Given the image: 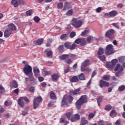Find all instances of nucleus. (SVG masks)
I'll return each mask as SVG.
<instances>
[{
    "label": "nucleus",
    "mask_w": 125,
    "mask_h": 125,
    "mask_svg": "<svg viewBox=\"0 0 125 125\" xmlns=\"http://www.w3.org/2000/svg\"><path fill=\"white\" fill-rule=\"evenodd\" d=\"M125 57L124 56L121 57L119 58V61L121 63H123L125 61Z\"/></svg>",
    "instance_id": "nucleus-52"
},
{
    "label": "nucleus",
    "mask_w": 125,
    "mask_h": 125,
    "mask_svg": "<svg viewBox=\"0 0 125 125\" xmlns=\"http://www.w3.org/2000/svg\"><path fill=\"white\" fill-rule=\"evenodd\" d=\"M67 58H69V55H62L61 56H60V59L61 61H63V60H66Z\"/></svg>",
    "instance_id": "nucleus-24"
},
{
    "label": "nucleus",
    "mask_w": 125,
    "mask_h": 125,
    "mask_svg": "<svg viewBox=\"0 0 125 125\" xmlns=\"http://www.w3.org/2000/svg\"><path fill=\"white\" fill-rule=\"evenodd\" d=\"M105 54L106 55H111V54H113L114 53V47H113V45L108 44L106 46L105 48Z\"/></svg>",
    "instance_id": "nucleus-4"
},
{
    "label": "nucleus",
    "mask_w": 125,
    "mask_h": 125,
    "mask_svg": "<svg viewBox=\"0 0 125 125\" xmlns=\"http://www.w3.org/2000/svg\"><path fill=\"white\" fill-rule=\"evenodd\" d=\"M10 87L17 88L18 87V84L17 82L15 80H13L11 83L10 85Z\"/></svg>",
    "instance_id": "nucleus-15"
},
{
    "label": "nucleus",
    "mask_w": 125,
    "mask_h": 125,
    "mask_svg": "<svg viewBox=\"0 0 125 125\" xmlns=\"http://www.w3.org/2000/svg\"><path fill=\"white\" fill-rule=\"evenodd\" d=\"M71 5L70 4V3L66 2L64 4V6L63 9V10H67V9H69V8H70Z\"/></svg>",
    "instance_id": "nucleus-26"
},
{
    "label": "nucleus",
    "mask_w": 125,
    "mask_h": 125,
    "mask_svg": "<svg viewBox=\"0 0 125 125\" xmlns=\"http://www.w3.org/2000/svg\"><path fill=\"white\" fill-rule=\"evenodd\" d=\"M98 57L99 58V59L101 60V61H105L106 60V57H105L104 55H100V56H98Z\"/></svg>",
    "instance_id": "nucleus-41"
},
{
    "label": "nucleus",
    "mask_w": 125,
    "mask_h": 125,
    "mask_svg": "<svg viewBox=\"0 0 125 125\" xmlns=\"http://www.w3.org/2000/svg\"><path fill=\"white\" fill-rule=\"evenodd\" d=\"M43 42V39L41 38L39 40H38L36 42H34L35 44H37V45H41L42 44Z\"/></svg>",
    "instance_id": "nucleus-20"
},
{
    "label": "nucleus",
    "mask_w": 125,
    "mask_h": 125,
    "mask_svg": "<svg viewBox=\"0 0 125 125\" xmlns=\"http://www.w3.org/2000/svg\"><path fill=\"white\" fill-rule=\"evenodd\" d=\"M61 105L67 106V107L69 106V105H68V103L66 102V96H63V98L61 102Z\"/></svg>",
    "instance_id": "nucleus-17"
},
{
    "label": "nucleus",
    "mask_w": 125,
    "mask_h": 125,
    "mask_svg": "<svg viewBox=\"0 0 125 125\" xmlns=\"http://www.w3.org/2000/svg\"><path fill=\"white\" fill-rule=\"evenodd\" d=\"M64 47V45H61L58 48V50L60 52H62V51H63V48Z\"/></svg>",
    "instance_id": "nucleus-50"
},
{
    "label": "nucleus",
    "mask_w": 125,
    "mask_h": 125,
    "mask_svg": "<svg viewBox=\"0 0 125 125\" xmlns=\"http://www.w3.org/2000/svg\"><path fill=\"white\" fill-rule=\"evenodd\" d=\"M70 82L71 83H78V82H79V77L77 76L73 77L70 79Z\"/></svg>",
    "instance_id": "nucleus-22"
},
{
    "label": "nucleus",
    "mask_w": 125,
    "mask_h": 125,
    "mask_svg": "<svg viewBox=\"0 0 125 125\" xmlns=\"http://www.w3.org/2000/svg\"><path fill=\"white\" fill-rule=\"evenodd\" d=\"M116 115H117V113L116 112V111L114 109L111 110V111L110 112V117H111V118H113V117H115V116H116Z\"/></svg>",
    "instance_id": "nucleus-35"
},
{
    "label": "nucleus",
    "mask_w": 125,
    "mask_h": 125,
    "mask_svg": "<svg viewBox=\"0 0 125 125\" xmlns=\"http://www.w3.org/2000/svg\"><path fill=\"white\" fill-rule=\"evenodd\" d=\"M70 38H74V37H76V32H72L70 33Z\"/></svg>",
    "instance_id": "nucleus-57"
},
{
    "label": "nucleus",
    "mask_w": 125,
    "mask_h": 125,
    "mask_svg": "<svg viewBox=\"0 0 125 125\" xmlns=\"http://www.w3.org/2000/svg\"><path fill=\"white\" fill-rule=\"evenodd\" d=\"M40 106V103H38V102H36L35 100H33V108L34 109H37L38 107Z\"/></svg>",
    "instance_id": "nucleus-27"
},
{
    "label": "nucleus",
    "mask_w": 125,
    "mask_h": 125,
    "mask_svg": "<svg viewBox=\"0 0 125 125\" xmlns=\"http://www.w3.org/2000/svg\"><path fill=\"white\" fill-rule=\"evenodd\" d=\"M54 103V101H51L48 104V107H51V106H53Z\"/></svg>",
    "instance_id": "nucleus-60"
},
{
    "label": "nucleus",
    "mask_w": 125,
    "mask_h": 125,
    "mask_svg": "<svg viewBox=\"0 0 125 125\" xmlns=\"http://www.w3.org/2000/svg\"><path fill=\"white\" fill-rule=\"evenodd\" d=\"M111 109H112V106L109 104L105 106L104 110H105L106 111H110Z\"/></svg>",
    "instance_id": "nucleus-44"
},
{
    "label": "nucleus",
    "mask_w": 125,
    "mask_h": 125,
    "mask_svg": "<svg viewBox=\"0 0 125 125\" xmlns=\"http://www.w3.org/2000/svg\"><path fill=\"white\" fill-rule=\"evenodd\" d=\"M80 43L81 45H85V44H86V42H85V39L81 38V41Z\"/></svg>",
    "instance_id": "nucleus-40"
},
{
    "label": "nucleus",
    "mask_w": 125,
    "mask_h": 125,
    "mask_svg": "<svg viewBox=\"0 0 125 125\" xmlns=\"http://www.w3.org/2000/svg\"><path fill=\"white\" fill-rule=\"evenodd\" d=\"M81 39H80V38H78V39H76L75 41V43H77V44H79L81 43Z\"/></svg>",
    "instance_id": "nucleus-59"
},
{
    "label": "nucleus",
    "mask_w": 125,
    "mask_h": 125,
    "mask_svg": "<svg viewBox=\"0 0 125 125\" xmlns=\"http://www.w3.org/2000/svg\"><path fill=\"white\" fill-rule=\"evenodd\" d=\"M67 36H68V34H63L61 35V36L60 37V39L62 41H66V39H67Z\"/></svg>",
    "instance_id": "nucleus-32"
},
{
    "label": "nucleus",
    "mask_w": 125,
    "mask_h": 125,
    "mask_svg": "<svg viewBox=\"0 0 125 125\" xmlns=\"http://www.w3.org/2000/svg\"><path fill=\"white\" fill-rule=\"evenodd\" d=\"M51 78L53 82H56L58 81V79H59V75L56 73L53 74L51 75Z\"/></svg>",
    "instance_id": "nucleus-10"
},
{
    "label": "nucleus",
    "mask_w": 125,
    "mask_h": 125,
    "mask_svg": "<svg viewBox=\"0 0 125 125\" xmlns=\"http://www.w3.org/2000/svg\"><path fill=\"white\" fill-rule=\"evenodd\" d=\"M72 115H73V111L67 112L65 114V115L66 116L68 120H71V116Z\"/></svg>",
    "instance_id": "nucleus-34"
},
{
    "label": "nucleus",
    "mask_w": 125,
    "mask_h": 125,
    "mask_svg": "<svg viewBox=\"0 0 125 125\" xmlns=\"http://www.w3.org/2000/svg\"><path fill=\"white\" fill-rule=\"evenodd\" d=\"M76 46H77V45H76V44H75V43L72 44V45H70V50H74V49H75V48H76Z\"/></svg>",
    "instance_id": "nucleus-53"
},
{
    "label": "nucleus",
    "mask_w": 125,
    "mask_h": 125,
    "mask_svg": "<svg viewBox=\"0 0 125 125\" xmlns=\"http://www.w3.org/2000/svg\"><path fill=\"white\" fill-rule=\"evenodd\" d=\"M87 123V120L85 119V117H82L81 118V125H85Z\"/></svg>",
    "instance_id": "nucleus-23"
},
{
    "label": "nucleus",
    "mask_w": 125,
    "mask_h": 125,
    "mask_svg": "<svg viewBox=\"0 0 125 125\" xmlns=\"http://www.w3.org/2000/svg\"><path fill=\"white\" fill-rule=\"evenodd\" d=\"M23 97H21L18 100V104H19V106L21 107V108H23L25 104H24V102L23 101Z\"/></svg>",
    "instance_id": "nucleus-11"
},
{
    "label": "nucleus",
    "mask_w": 125,
    "mask_h": 125,
    "mask_svg": "<svg viewBox=\"0 0 125 125\" xmlns=\"http://www.w3.org/2000/svg\"><path fill=\"white\" fill-rule=\"evenodd\" d=\"M121 74H122V72L117 71V72L115 73V76L117 78H119V77H120V76H121Z\"/></svg>",
    "instance_id": "nucleus-62"
},
{
    "label": "nucleus",
    "mask_w": 125,
    "mask_h": 125,
    "mask_svg": "<svg viewBox=\"0 0 125 125\" xmlns=\"http://www.w3.org/2000/svg\"><path fill=\"white\" fill-rule=\"evenodd\" d=\"M118 15V12L116 10H113L109 13V17H115Z\"/></svg>",
    "instance_id": "nucleus-18"
},
{
    "label": "nucleus",
    "mask_w": 125,
    "mask_h": 125,
    "mask_svg": "<svg viewBox=\"0 0 125 125\" xmlns=\"http://www.w3.org/2000/svg\"><path fill=\"white\" fill-rule=\"evenodd\" d=\"M33 20L35 21V22L36 23H39V22H40V20H41V19H40V18L38 16H36L34 18Z\"/></svg>",
    "instance_id": "nucleus-45"
},
{
    "label": "nucleus",
    "mask_w": 125,
    "mask_h": 125,
    "mask_svg": "<svg viewBox=\"0 0 125 125\" xmlns=\"http://www.w3.org/2000/svg\"><path fill=\"white\" fill-rule=\"evenodd\" d=\"M74 14V10L73 9H70L68 10L66 13L65 15L66 16H72L73 14Z\"/></svg>",
    "instance_id": "nucleus-25"
},
{
    "label": "nucleus",
    "mask_w": 125,
    "mask_h": 125,
    "mask_svg": "<svg viewBox=\"0 0 125 125\" xmlns=\"http://www.w3.org/2000/svg\"><path fill=\"white\" fill-rule=\"evenodd\" d=\"M71 21L73 22L72 25L74 26L75 28H81L82 25H83V21H81V20L73 18Z\"/></svg>",
    "instance_id": "nucleus-2"
},
{
    "label": "nucleus",
    "mask_w": 125,
    "mask_h": 125,
    "mask_svg": "<svg viewBox=\"0 0 125 125\" xmlns=\"http://www.w3.org/2000/svg\"><path fill=\"white\" fill-rule=\"evenodd\" d=\"M57 6L59 9H62V8H63V3L62 2L58 3Z\"/></svg>",
    "instance_id": "nucleus-47"
},
{
    "label": "nucleus",
    "mask_w": 125,
    "mask_h": 125,
    "mask_svg": "<svg viewBox=\"0 0 125 125\" xmlns=\"http://www.w3.org/2000/svg\"><path fill=\"white\" fill-rule=\"evenodd\" d=\"M29 91L30 92H34L35 91V87L32 86L29 88Z\"/></svg>",
    "instance_id": "nucleus-64"
},
{
    "label": "nucleus",
    "mask_w": 125,
    "mask_h": 125,
    "mask_svg": "<svg viewBox=\"0 0 125 125\" xmlns=\"http://www.w3.org/2000/svg\"><path fill=\"white\" fill-rule=\"evenodd\" d=\"M112 26H113V27H115V28H116V29H120V25H118L117 23H113L112 24Z\"/></svg>",
    "instance_id": "nucleus-54"
},
{
    "label": "nucleus",
    "mask_w": 125,
    "mask_h": 125,
    "mask_svg": "<svg viewBox=\"0 0 125 125\" xmlns=\"http://www.w3.org/2000/svg\"><path fill=\"white\" fill-rule=\"evenodd\" d=\"M110 85V83H109L105 82L103 80H101L100 81V87L101 88H102V87H108Z\"/></svg>",
    "instance_id": "nucleus-8"
},
{
    "label": "nucleus",
    "mask_w": 125,
    "mask_h": 125,
    "mask_svg": "<svg viewBox=\"0 0 125 125\" xmlns=\"http://www.w3.org/2000/svg\"><path fill=\"white\" fill-rule=\"evenodd\" d=\"M94 116H95V114L93 112L91 113L88 115V120H91L93 118H94Z\"/></svg>",
    "instance_id": "nucleus-43"
},
{
    "label": "nucleus",
    "mask_w": 125,
    "mask_h": 125,
    "mask_svg": "<svg viewBox=\"0 0 125 125\" xmlns=\"http://www.w3.org/2000/svg\"><path fill=\"white\" fill-rule=\"evenodd\" d=\"M110 79V76L107 75H104L103 77V80L104 81H108Z\"/></svg>",
    "instance_id": "nucleus-48"
},
{
    "label": "nucleus",
    "mask_w": 125,
    "mask_h": 125,
    "mask_svg": "<svg viewBox=\"0 0 125 125\" xmlns=\"http://www.w3.org/2000/svg\"><path fill=\"white\" fill-rule=\"evenodd\" d=\"M81 91V89L78 88L75 89L74 91H71L70 93H72L73 95H77V94H80V91Z\"/></svg>",
    "instance_id": "nucleus-19"
},
{
    "label": "nucleus",
    "mask_w": 125,
    "mask_h": 125,
    "mask_svg": "<svg viewBox=\"0 0 125 125\" xmlns=\"http://www.w3.org/2000/svg\"><path fill=\"white\" fill-rule=\"evenodd\" d=\"M91 36H89L87 38L86 41L88 43H90V42H91Z\"/></svg>",
    "instance_id": "nucleus-61"
},
{
    "label": "nucleus",
    "mask_w": 125,
    "mask_h": 125,
    "mask_svg": "<svg viewBox=\"0 0 125 125\" xmlns=\"http://www.w3.org/2000/svg\"><path fill=\"white\" fill-rule=\"evenodd\" d=\"M51 99H56V96L53 92H51L50 95Z\"/></svg>",
    "instance_id": "nucleus-39"
},
{
    "label": "nucleus",
    "mask_w": 125,
    "mask_h": 125,
    "mask_svg": "<svg viewBox=\"0 0 125 125\" xmlns=\"http://www.w3.org/2000/svg\"><path fill=\"white\" fill-rule=\"evenodd\" d=\"M32 11H33V10H29L26 11L25 13L26 16H31L32 15Z\"/></svg>",
    "instance_id": "nucleus-46"
},
{
    "label": "nucleus",
    "mask_w": 125,
    "mask_h": 125,
    "mask_svg": "<svg viewBox=\"0 0 125 125\" xmlns=\"http://www.w3.org/2000/svg\"><path fill=\"white\" fill-rule=\"evenodd\" d=\"M97 103L99 106H100V104L102 102V99L101 98H97Z\"/></svg>",
    "instance_id": "nucleus-55"
},
{
    "label": "nucleus",
    "mask_w": 125,
    "mask_h": 125,
    "mask_svg": "<svg viewBox=\"0 0 125 125\" xmlns=\"http://www.w3.org/2000/svg\"><path fill=\"white\" fill-rule=\"evenodd\" d=\"M73 99H74L73 97H72V96L71 95H69V96H68L67 98V100L68 103H72V102L73 101Z\"/></svg>",
    "instance_id": "nucleus-38"
},
{
    "label": "nucleus",
    "mask_w": 125,
    "mask_h": 125,
    "mask_svg": "<svg viewBox=\"0 0 125 125\" xmlns=\"http://www.w3.org/2000/svg\"><path fill=\"white\" fill-rule=\"evenodd\" d=\"M118 62V60L114 59L111 61V62H107L106 63V67L109 69H113L114 66L116 65Z\"/></svg>",
    "instance_id": "nucleus-6"
},
{
    "label": "nucleus",
    "mask_w": 125,
    "mask_h": 125,
    "mask_svg": "<svg viewBox=\"0 0 125 125\" xmlns=\"http://www.w3.org/2000/svg\"><path fill=\"white\" fill-rule=\"evenodd\" d=\"M23 70L26 76H29V74L33 73L32 71V66L29 64L25 65Z\"/></svg>",
    "instance_id": "nucleus-5"
},
{
    "label": "nucleus",
    "mask_w": 125,
    "mask_h": 125,
    "mask_svg": "<svg viewBox=\"0 0 125 125\" xmlns=\"http://www.w3.org/2000/svg\"><path fill=\"white\" fill-rule=\"evenodd\" d=\"M12 31L9 30V29L7 28L4 32V36L5 38H8V37L10 36L11 35V33Z\"/></svg>",
    "instance_id": "nucleus-14"
},
{
    "label": "nucleus",
    "mask_w": 125,
    "mask_h": 125,
    "mask_svg": "<svg viewBox=\"0 0 125 125\" xmlns=\"http://www.w3.org/2000/svg\"><path fill=\"white\" fill-rule=\"evenodd\" d=\"M8 29L11 31V32H12V31H16L17 30L16 26H15V25H14L13 23H10L8 25Z\"/></svg>",
    "instance_id": "nucleus-13"
},
{
    "label": "nucleus",
    "mask_w": 125,
    "mask_h": 125,
    "mask_svg": "<svg viewBox=\"0 0 125 125\" xmlns=\"http://www.w3.org/2000/svg\"><path fill=\"white\" fill-rule=\"evenodd\" d=\"M33 72L35 76L37 77H40V69L38 67H35L33 68Z\"/></svg>",
    "instance_id": "nucleus-12"
},
{
    "label": "nucleus",
    "mask_w": 125,
    "mask_h": 125,
    "mask_svg": "<svg viewBox=\"0 0 125 125\" xmlns=\"http://www.w3.org/2000/svg\"><path fill=\"white\" fill-rule=\"evenodd\" d=\"M52 39H48L47 42L46 44V46H47V47L50 46V45H51V43L52 42Z\"/></svg>",
    "instance_id": "nucleus-36"
},
{
    "label": "nucleus",
    "mask_w": 125,
    "mask_h": 125,
    "mask_svg": "<svg viewBox=\"0 0 125 125\" xmlns=\"http://www.w3.org/2000/svg\"><path fill=\"white\" fill-rule=\"evenodd\" d=\"M115 30L113 29L108 30L105 34V36L108 38L109 40H114L115 39Z\"/></svg>",
    "instance_id": "nucleus-3"
},
{
    "label": "nucleus",
    "mask_w": 125,
    "mask_h": 125,
    "mask_svg": "<svg viewBox=\"0 0 125 125\" xmlns=\"http://www.w3.org/2000/svg\"><path fill=\"white\" fill-rule=\"evenodd\" d=\"M78 77L81 81H84V80H85V77H84L83 73H81L80 75L78 76Z\"/></svg>",
    "instance_id": "nucleus-31"
},
{
    "label": "nucleus",
    "mask_w": 125,
    "mask_h": 125,
    "mask_svg": "<svg viewBox=\"0 0 125 125\" xmlns=\"http://www.w3.org/2000/svg\"><path fill=\"white\" fill-rule=\"evenodd\" d=\"M125 89V86L124 85H121L118 87L119 91H124Z\"/></svg>",
    "instance_id": "nucleus-42"
},
{
    "label": "nucleus",
    "mask_w": 125,
    "mask_h": 125,
    "mask_svg": "<svg viewBox=\"0 0 125 125\" xmlns=\"http://www.w3.org/2000/svg\"><path fill=\"white\" fill-rule=\"evenodd\" d=\"M33 100H35V102H38V103H41V102L42 101V97L39 96L35 98Z\"/></svg>",
    "instance_id": "nucleus-33"
},
{
    "label": "nucleus",
    "mask_w": 125,
    "mask_h": 125,
    "mask_svg": "<svg viewBox=\"0 0 125 125\" xmlns=\"http://www.w3.org/2000/svg\"><path fill=\"white\" fill-rule=\"evenodd\" d=\"M70 71V66H68L66 67V68L64 70L65 74H67Z\"/></svg>",
    "instance_id": "nucleus-58"
},
{
    "label": "nucleus",
    "mask_w": 125,
    "mask_h": 125,
    "mask_svg": "<svg viewBox=\"0 0 125 125\" xmlns=\"http://www.w3.org/2000/svg\"><path fill=\"white\" fill-rule=\"evenodd\" d=\"M65 63H67V64H72V63H73V61H72L71 59H68L65 60Z\"/></svg>",
    "instance_id": "nucleus-51"
},
{
    "label": "nucleus",
    "mask_w": 125,
    "mask_h": 125,
    "mask_svg": "<svg viewBox=\"0 0 125 125\" xmlns=\"http://www.w3.org/2000/svg\"><path fill=\"white\" fill-rule=\"evenodd\" d=\"M43 72L45 75V76H49L50 75V73H49V72L47 71L45 68H43Z\"/></svg>",
    "instance_id": "nucleus-56"
},
{
    "label": "nucleus",
    "mask_w": 125,
    "mask_h": 125,
    "mask_svg": "<svg viewBox=\"0 0 125 125\" xmlns=\"http://www.w3.org/2000/svg\"><path fill=\"white\" fill-rule=\"evenodd\" d=\"M90 64V61L88 59L85 60L82 64L81 71L82 72L85 70V67H87Z\"/></svg>",
    "instance_id": "nucleus-7"
},
{
    "label": "nucleus",
    "mask_w": 125,
    "mask_h": 125,
    "mask_svg": "<svg viewBox=\"0 0 125 125\" xmlns=\"http://www.w3.org/2000/svg\"><path fill=\"white\" fill-rule=\"evenodd\" d=\"M104 54V49L102 48H100L98 49V56L100 55H102V54Z\"/></svg>",
    "instance_id": "nucleus-29"
},
{
    "label": "nucleus",
    "mask_w": 125,
    "mask_h": 125,
    "mask_svg": "<svg viewBox=\"0 0 125 125\" xmlns=\"http://www.w3.org/2000/svg\"><path fill=\"white\" fill-rule=\"evenodd\" d=\"M114 71L115 72H122V71H124V68L123 67V66L118 63L116 65V66L114 69Z\"/></svg>",
    "instance_id": "nucleus-9"
},
{
    "label": "nucleus",
    "mask_w": 125,
    "mask_h": 125,
    "mask_svg": "<svg viewBox=\"0 0 125 125\" xmlns=\"http://www.w3.org/2000/svg\"><path fill=\"white\" fill-rule=\"evenodd\" d=\"M71 42H66L64 44V47H65V48H67V49H70L71 47Z\"/></svg>",
    "instance_id": "nucleus-30"
},
{
    "label": "nucleus",
    "mask_w": 125,
    "mask_h": 125,
    "mask_svg": "<svg viewBox=\"0 0 125 125\" xmlns=\"http://www.w3.org/2000/svg\"><path fill=\"white\" fill-rule=\"evenodd\" d=\"M29 80L30 82H34L35 81V78H34V75L33 74V73H30L28 74Z\"/></svg>",
    "instance_id": "nucleus-28"
},
{
    "label": "nucleus",
    "mask_w": 125,
    "mask_h": 125,
    "mask_svg": "<svg viewBox=\"0 0 125 125\" xmlns=\"http://www.w3.org/2000/svg\"><path fill=\"white\" fill-rule=\"evenodd\" d=\"M86 102H87V96H86V95H83L76 102L75 105L77 109H80L81 106H82L83 103H86Z\"/></svg>",
    "instance_id": "nucleus-1"
},
{
    "label": "nucleus",
    "mask_w": 125,
    "mask_h": 125,
    "mask_svg": "<svg viewBox=\"0 0 125 125\" xmlns=\"http://www.w3.org/2000/svg\"><path fill=\"white\" fill-rule=\"evenodd\" d=\"M18 2L19 4H21V5H25V3L24 0H18Z\"/></svg>",
    "instance_id": "nucleus-49"
},
{
    "label": "nucleus",
    "mask_w": 125,
    "mask_h": 125,
    "mask_svg": "<svg viewBox=\"0 0 125 125\" xmlns=\"http://www.w3.org/2000/svg\"><path fill=\"white\" fill-rule=\"evenodd\" d=\"M11 3L14 7H17L19 6V3H18V0H12Z\"/></svg>",
    "instance_id": "nucleus-21"
},
{
    "label": "nucleus",
    "mask_w": 125,
    "mask_h": 125,
    "mask_svg": "<svg viewBox=\"0 0 125 125\" xmlns=\"http://www.w3.org/2000/svg\"><path fill=\"white\" fill-rule=\"evenodd\" d=\"M88 32H89V30H85L84 31H83L82 34L81 36L82 37H85L87 34H88Z\"/></svg>",
    "instance_id": "nucleus-37"
},
{
    "label": "nucleus",
    "mask_w": 125,
    "mask_h": 125,
    "mask_svg": "<svg viewBox=\"0 0 125 125\" xmlns=\"http://www.w3.org/2000/svg\"><path fill=\"white\" fill-rule=\"evenodd\" d=\"M45 53H46L47 57L51 58L52 57V51L49 50V49H47L44 51Z\"/></svg>",
    "instance_id": "nucleus-16"
},
{
    "label": "nucleus",
    "mask_w": 125,
    "mask_h": 125,
    "mask_svg": "<svg viewBox=\"0 0 125 125\" xmlns=\"http://www.w3.org/2000/svg\"><path fill=\"white\" fill-rule=\"evenodd\" d=\"M74 118L76 119V121L77 120H80V115L76 114L74 115Z\"/></svg>",
    "instance_id": "nucleus-63"
}]
</instances>
